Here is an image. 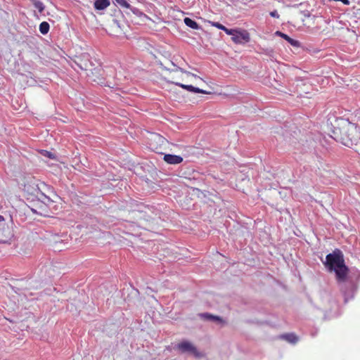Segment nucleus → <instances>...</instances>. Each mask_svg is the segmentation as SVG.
<instances>
[{
    "instance_id": "obj_13",
    "label": "nucleus",
    "mask_w": 360,
    "mask_h": 360,
    "mask_svg": "<svg viewBox=\"0 0 360 360\" xmlns=\"http://www.w3.org/2000/svg\"><path fill=\"white\" fill-rule=\"evenodd\" d=\"M282 338L287 340L290 343H296L297 342V337L293 333H288L282 335Z\"/></svg>"
},
{
    "instance_id": "obj_9",
    "label": "nucleus",
    "mask_w": 360,
    "mask_h": 360,
    "mask_svg": "<svg viewBox=\"0 0 360 360\" xmlns=\"http://www.w3.org/2000/svg\"><path fill=\"white\" fill-rule=\"evenodd\" d=\"M276 34L278 36L281 37L283 39H285L287 41H288L292 46L297 47L300 46V42L297 40H295L292 38H290L288 35L286 34H284L280 31H277L276 32Z\"/></svg>"
},
{
    "instance_id": "obj_12",
    "label": "nucleus",
    "mask_w": 360,
    "mask_h": 360,
    "mask_svg": "<svg viewBox=\"0 0 360 360\" xmlns=\"http://www.w3.org/2000/svg\"><path fill=\"white\" fill-rule=\"evenodd\" d=\"M184 21L186 25L192 29L198 30L200 28L199 25L195 21L189 18H185Z\"/></svg>"
},
{
    "instance_id": "obj_6",
    "label": "nucleus",
    "mask_w": 360,
    "mask_h": 360,
    "mask_svg": "<svg viewBox=\"0 0 360 360\" xmlns=\"http://www.w3.org/2000/svg\"><path fill=\"white\" fill-rule=\"evenodd\" d=\"M176 348L181 352V353H191L193 354L195 358H201L203 355L201 352H200L197 348L190 342L188 341H183L180 343H179L176 345Z\"/></svg>"
},
{
    "instance_id": "obj_4",
    "label": "nucleus",
    "mask_w": 360,
    "mask_h": 360,
    "mask_svg": "<svg viewBox=\"0 0 360 360\" xmlns=\"http://www.w3.org/2000/svg\"><path fill=\"white\" fill-rule=\"evenodd\" d=\"M41 201L37 200L32 205V207H31V210L32 212L41 216H49V206L53 202V200L43 193H41Z\"/></svg>"
},
{
    "instance_id": "obj_2",
    "label": "nucleus",
    "mask_w": 360,
    "mask_h": 360,
    "mask_svg": "<svg viewBox=\"0 0 360 360\" xmlns=\"http://www.w3.org/2000/svg\"><path fill=\"white\" fill-rule=\"evenodd\" d=\"M325 266L329 271L335 273L336 280L338 283L345 282L347 280L349 269L345 265L344 255L338 249L326 255Z\"/></svg>"
},
{
    "instance_id": "obj_23",
    "label": "nucleus",
    "mask_w": 360,
    "mask_h": 360,
    "mask_svg": "<svg viewBox=\"0 0 360 360\" xmlns=\"http://www.w3.org/2000/svg\"><path fill=\"white\" fill-rule=\"evenodd\" d=\"M4 220H5V219H4V217L3 216L0 215V223H1V222H4Z\"/></svg>"
},
{
    "instance_id": "obj_7",
    "label": "nucleus",
    "mask_w": 360,
    "mask_h": 360,
    "mask_svg": "<svg viewBox=\"0 0 360 360\" xmlns=\"http://www.w3.org/2000/svg\"><path fill=\"white\" fill-rule=\"evenodd\" d=\"M172 83L174 84L176 86H179L181 87L184 89H186V90H187L188 91H191V92L200 93V94H210V92H208L207 91H205V90H202L201 89L195 87V86H193L192 85L184 84H181L180 82H176V81H172Z\"/></svg>"
},
{
    "instance_id": "obj_14",
    "label": "nucleus",
    "mask_w": 360,
    "mask_h": 360,
    "mask_svg": "<svg viewBox=\"0 0 360 360\" xmlns=\"http://www.w3.org/2000/svg\"><path fill=\"white\" fill-rule=\"evenodd\" d=\"M201 316L207 320L222 322V319L219 316H214L208 313L202 314Z\"/></svg>"
},
{
    "instance_id": "obj_5",
    "label": "nucleus",
    "mask_w": 360,
    "mask_h": 360,
    "mask_svg": "<svg viewBox=\"0 0 360 360\" xmlns=\"http://www.w3.org/2000/svg\"><path fill=\"white\" fill-rule=\"evenodd\" d=\"M231 34H228L231 36L232 41L236 44H241L249 42L250 40V35L245 30L230 29Z\"/></svg>"
},
{
    "instance_id": "obj_16",
    "label": "nucleus",
    "mask_w": 360,
    "mask_h": 360,
    "mask_svg": "<svg viewBox=\"0 0 360 360\" xmlns=\"http://www.w3.org/2000/svg\"><path fill=\"white\" fill-rule=\"evenodd\" d=\"M212 25L219 30L224 31L226 34H231V30H229L230 29H228L227 27H226L224 25H221L219 22H212Z\"/></svg>"
},
{
    "instance_id": "obj_17",
    "label": "nucleus",
    "mask_w": 360,
    "mask_h": 360,
    "mask_svg": "<svg viewBox=\"0 0 360 360\" xmlns=\"http://www.w3.org/2000/svg\"><path fill=\"white\" fill-rule=\"evenodd\" d=\"M33 4L34 7L40 12L41 13L44 10V4L39 1H34Z\"/></svg>"
},
{
    "instance_id": "obj_1",
    "label": "nucleus",
    "mask_w": 360,
    "mask_h": 360,
    "mask_svg": "<svg viewBox=\"0 0 360 360\" xmlns=\"http://www.w3.org/2000/svg\"><path fill=\"white\" fill-rule=\"evenodd\" d=\"M334 139L352 148L356 145L359 137L357 126L345 118H338L333 125Z\"/></svg>"
},
{
    "instance_id": "obj_18",
    "label": "nucleus",
    "mask_w": 360,
    "mask_h": 360,
    "mask_svg": "<svg viewBox=\"0 0 360 360\" xmlns=\"http://www.w3.org/2000/svg\"><path fill=\"white\" fill-rule=\"evenodd\" d=\"M116 4L126 8H130V4L126 0H115Z\"/></svg>"
},
{
    "instance_id": "obj_22",
    "label": "nucleus",
    "mask_w": 360,
    "mask_h": 360,
    "mask_svg": "<svg viewBox=\"0 0 360 360\" xmlns=\"http://www.w3.org/2000/svg\"><path fill=\"white\" fill-rule=\"evenodd\" d=\"M46 155H47V156H48V157H49V158H53V155H52V154H51L50 152H47V151H46Z\"/></svg>"
},
{
    "instance_id": "obj_21",
    "label": "nucleus",
    "mask_w": 360,
    "mask_h": 360,
    "mask_svg": "<svg viewBox=\"0 0 360 360\" xmlns=\"http://www.w3.org/2000/svg\"><path fill=\"white\" fill-rule=\"evenodd\" d=\"M181 72H185L187 75H192V76H195L194 75L188 72H186V71H184L181 68H179Z\"/></svg>"
},
{
    "instance_id": "obj_24",
    "label": "nucleus",
    "mask_w": 360,
    "mask_h": 360,
    "mask_svg": "<svg viewBox=\"0 0 360 360\" xmlns=\"http://www.w3.org/2000/svg\"><path fill=\"white\" fill-rule=\"evenodd\" d=\"M115 22L117 24L118 27H120L119 24L117 23V20H115Z\"/></svg>"
},
{
    "instance_id": "obj_20",
    "label": "nucleus",
    "mask_w": 360,
    "mask_h": 360,
    "mask_svg": "<svg viewBox=\"0 0 360 360\" xmlns=\"http://www.w3.org/2000/svg\"><path fill=\"white\" fill-rule=\"evenodd\" d=\"M93 81L94 82H96L98 83H100V84H103V82H102V79H100V78H98V79H96V78H94L93 79Z\"/></svg>"
},
{
    "instance_id": "obj_19",
    "label": "nucleus",
    "mask_w": 360,
    "mask_h": 360,
    "mask_svg": "<svg viewBox=\"0 0 360 360\" xmlns=\"http://www.w3.org/2000/svg\"><path fill=\"white\" fill-rule=\"evenodd\" d=\"M270 15L273 18H279V15L278 13V12L276 11H273L271 12H270Z\"/></svg>"
},
{
    "instance_id": "obj_3",
    "label": "nucleus",
    "mask_w": 360,
    "mask_h": 360,
    "mask_svg": "<svg viewBox=\"0 0 360 360\" xmlns=\"http://www.w3.org/2000/svg\"><path fill=\"white\" fill-rule=\"evenodd\" d=\"M167 143V140L159 134L151 133L148 138V148L158 153L162 154Z\"/></svg>"
},
{
    "instance_id": "obj_11",
    "label": "nucleus",
    "mask_w": 360,
    "mask_h": 360,
    "mask_svg": "<svg viewBox=\"0 0 360 360\" xmlns=\"http://www.w3.org/2000/svg\"><path fill=\"white\" fill-rule=\"evenodd\" d=\"M11 234L8 229L6 230L0 229V243H6L10 238Z\"/></svg>"
},
{
    "instance_id": "obj_10",
    "label": "nucleus",
    "mask_w": 360,
    "mask_h": 360,
    "mask_svg": "<svg viewBox=\"0 0 360 360\" xmlns=\"http://www.w3.org/2000/svg\"><path fill=\"white\" fill-rule=\"evenodd\" d=\"M109 0H96L94 2V8L96 10H103L110 6Z\"/></svg>"
},
{
    "instance_id": "obj_8",
    "label": "nucleus",
    "mask_w": 360,
    "mask_h": 360,
    "mask_svg": "<svg viewBox=\"0 0 360 360\" xmlns=\"http://www.w3.org/2000/svg\"><path fill=\"white\" fill-rule=\"evenodd\" d=\"M164 160L169 165H178L183 162V158L180 155L166 154L164 155Z\"/></svg>"
},
{
    "instance_id": "obj_15",
    "label": "nucleus",
    "mask_w": 360,
    "mask_h": 360,
    "mask_svg": "<svg viewBox=\"0 0 360 360\" xmlns=\"http://www.w3.org/2000/svg\"><path fill=\"white\" fill-rule=\"evenodd\" d=\"M49 24L47 22H42L39 25V31L41 34H46L49 31Z\"/></svg>"
}]
</instances>
